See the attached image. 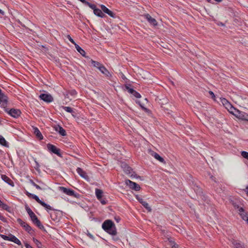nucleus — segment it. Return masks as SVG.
<instances>
[{
  "label": "nucleus",
  "mask_w": 248,
  "mask_h": 248,
  "mask_svg": "<svg viewBox=\"0 0 248 248\" xmlns=\"http://www.w3.org/2000/svg\"><path fill=\"white\" fill-rule=\"evenodd\" d=\"M63 95L65 98L69 99L70 100H72V99H70L69 97V94L68 93V91L63 93Z\"/></svg>",
  "instance_id": "nucleus-41"
},
{
  "label": "nucleus",
  "mask_w": 248,
  "mask_h": 248,
  "mask_svg": "<svg viewBox=\"0 0 248 248\" xmlns=\"http://www.w3.org/2000/svg\"><path fill=\"white\" fill-rule=\"evenodd\" d=\"M75 47L77 50L83 56H85L86 52L78 45L75 44Z\"/></svg>",
  "instance_id": "nucleus-27"
},
{
  "label": "nucleus",
  "mask_w": 248,
  "mask_h": 248,
  "mask_svg": "<svg viewBox=\"0 0 248 248\" xmlns=\"http://www.w3.org/2000/svg\"><path fill=\"white\" fill-rule=\"evenodd\" d=\"M35 165L34 166L35 169L36 170H39L40 165H39V163L37 161H36V160H35Z\"/></svg>",
  "instance_id": "nucleus-44"
},
{
  "label": "nucleus",
  "mask_w": 248,
  "mask_h": 248,
  "mask_svg": "<svg viewBox=\"0 0 248 248\" xmlns=\"http://www.w3.org/2000/svg\"><path fill=\"white\" fill-rule=\"evenodd\" d=\"M99 70L103 74L105 75L106 77L109 78L111 76V75L110 74L109 72L103 65H102L101 67H99Z\"/></svg>",
  "instance_id": "nucleus-16"
},
{
  "label": "nucleus",
  "mask_w": 248,
  "mask_h": 248,
  "mask_svg": "<svg viewBox=\"0 0 248 248\" xmlns=\"http://www.w3.org/2000/svg\"><path fill=\"white\" fill-rule=\"evenodd\" d=\"M209 94L212 96V97L213 98H214L215 97V94H214V93H213V92H212V91H209Z\"/></svg>",
  "instance_id": "nucleus-54"
},
{
  "label": "nucleus",
  "mask_w": 248,
  "mask_h": 248,
  "mask_svg": "<svg viewBox=\"0 0 248 248\" xmlns=\"http://www.w3.org/2000/svg\"><path fill=\"white\" fill-rule=\"evenodd\" d=\"M148 153L151 155L152 156L155 157V153L154 152V151H152L151 149L148 150Z\"/></svg>",
  "instance_id": "nucleus-47"
},
{
  "label": "nucleus",
  "mask_w": 248,
  "mask_h": 248,
  "mask_svg": "<svg viewBox=\"0 0 248 248\" xmlns=\"http://www.w3.org/2000/svg\"><path fill=\"white\" fill-rule=\"evenodd\" d=\"M14 242L19 246H21L22 245L21 242L17 238H16Z\"/></svg>",
  "instance_id": "nucleus-48"
},
{
  "label": "nucleus",
  "mask_w": 248,
  "mask_h": 248,
  "mask_svg": "<svg viewBox=\"0 0 248 248\" xmlns=\"http://www.w3.org/2000/svg\"><path fill=\"white\" fill-rule=\"evenodd\" d=\"M34 187H35V188L37 189H41V187L37 184L35 185Z\"/></svg>",
  "instance_id": "nucleus-57"
},
{
  "label": "nucleus",
  "mask_w": 248,
  "mask_h": 248,
  "mask_svg": "<svg viewBox=\"0 0 248 248\" xmlns=\"http://www.w3.org/2000/svg\"><path fill=\"white\" fill-rule=\"evenodd\" d=\"M101 9L105 13L107 14L111 17H115V15L104 5H101Z\"/></svg>",
  "instance_id": "nucleus-14"
},
{
  "label": "nucleus",
  "mask_w": 248,
  "mask_h": 248,
  "mask_svg": "<svg viewBox=\"0 0 248 248\" xmlns=\"http://www.w3.org/2000/svg\"><path fill=\"white\" fill-rule=\"evenodd\" d=\"M44 207L46 208V209L48 212L49 210H53L54 209L51 207L49 205L46 203L45 202H43L41 204Z\"/></svg>",
  "instance_id": "nucleus-34"
},
{
  "label": "nucleus",
  "mask_w": 248,
  "mask_h": 248,
  "mask_svg": "<svg viewBox=\"0 0 248 248\" xmlns=\"http://www.w3.org/2000/svg\"><path fill=\"white\" fill-rule=\"evenodd\" d=\"M233 206L235 208L238 209V212L239 211V209L241 208V207H240L236 203H233Z\"/></svg>",
  "instance_id": "nucleus-50"
},
{
  "label": "nucleus",
  "mask_w": 248,
  "mask_h": 248,
  "mask_svg": "<svg viewBox=\"0 0 248 248\" xmlns=\"http://www.w3.org/2000/svg\"><path fill=\"white\" fill-rule=\"evenodd\" d=\"M25 209L29 216H30L31 219L33 217H35V216H36L35 214L32 212V211L28 206H26Z\"/></svg>",
  "instance_id": "nucleus-25"
},
{
  "label": "nucleus",
  "mask_w": 248,
  "mask_h": 248,
  "mask_svg": "<svg viewBox=\"0 0 248 248\" xmlns=\"http://www.w3.org/2000/svg\"><path fill=\"white\" fill-rule=\"evenodd\" d=\"M61 190L65 194H66L67 195L73 196L74 197H77V195L75 193V192L74 190L67 188L66 187L61 186L60 187Z\"/></svg>",
  "instance_id": "nucleus-9"
},
{
  "label": "nucleus",
  "mask_w": 248,
  "mask_h": 248,
  "mask_svg": "<svg viewBox=\"0 0 248 248\" xmlns=\"http://www.w3.org/2000/svg\"><path fill=\"white\" fill-rule=\"evenodd\" d=\"M26 194L30 198H31L32 197V195H33V194H31V193H30V192H28V191H26Z\"/></svg>",
  "instance_id": "nucleus-52"
},
{
  "label": "nucleus",
  "mask_w": 248,
  "mask_h": 248,
  "mask_svg": "<svg viewBox=\"0 0 248 248\" xmlns=\"http://www.w3.org/2000/svg\"><path fill=\"white\" fill-rule=\"evenodd\" d=\"M34 133L36 135V137H37L38 138H39L40 139H43V137L38 128H36L34 129Z\"/></svg>",
  "instance_id": "nucleus-33"
},
{
  "label": "nucleus",
  "mask_w": 248,
  "mask_h": 248,
  "mask_svg": "<svg viewBox=\"0 0 248 248\" xmlns=\"http://www.w3.org/2000/svg\"><path fill=\"white\" fill-rule=\"evenodd\" d=\"M103 229L108 233L115 235L117 234L116 228L114 222L109 219L105 220L102 224Z\"/></svg>",
  "instance_id": "nucleus-1"
},
{
  "label": "nucleus",
  "mask_w": 248,
  "mask_h": 248,
  "mask_svg": "<svg viewBox=\"0 0 248 248\" xmlns=\"http://www.w3.org/2000/svg\"><path fill=\"white\" fill-rule=\"evenodd\" d=\"M156 160H157L161 163L164 165L166 164V162L163 157L160 156L158 154L156 153Z\"/></svg>",
  "instance_id": "nucleus-30"
},
{
  "label": "nucleus",
  "mask_w": 248,
  "mask_h": 248,
  "mask_svg": "<svg viewBox=\"0 0 248 248\" xmlns=\"http://www.w3.org/2000/svg\"><path fill=\"white\" fill-rule=\"evenodd\" d=\"M85 5L88 6L90 8H91L92 9H93L94 11V9H95L96 8V5L94 4H92L88 1H86V2L85 3Z\"/></svg>",
  "instance_id": "nucleus-36"
},
{
  "label": "nucleus",
  "mask_w": 248,
  "mask_h": 248,
  "mask_svg": "<svg viewBox=\"0 0 248 248\" xmlns=\"http://www.w3.org/2000/svg\"><path fill=\"white\" fill-rule=\"evenodd\" d=\"M25 246L26 248H33L31 245L27 243L25 244Z\"/></svg>",
  "instance_id": "nucleus-55"
},
{
  "label": "nucleus",
  "mask_w": 248,
  "mask_h": 248,
  "mask_svg": "<svg viewBox=\"0 0 248 248\" xmlns=\"http://www.w3.org/2000/svg\"><path fill=\"white\" fill-rule=\"evenodd\" d=\"M77 173L83 178H84L85 180H88L89 179V176L87 174L86 172L83 170L81 168H78L77 169Z\"/></svg>",
  "instance_id": "nucleus-13"
},
{
  "label": "nucleus",
  "mask_w": 248,
  "mask_h": 248,
  "mask_svg": "<svg viewBox=\"0 0 248 248\" xmlns=\"http://www.w3.org/2000/svg\"><path fill=\"white\" fill-rule=\"evenodd\" d=\"M33 242L35 243L38 248L41 247V243L37 239L33 238Z\"/></svg>",
  "instance_id": "nucleus-39"
},
{
  "label": "nucleus",
  "mask_w": 248,
  "mask_h": 248,
  "mask_svg": "<svg viewBox=\"0 0 248 248\" xmlns=\"http://www.w3.org/2000/svg\"><path fill=\"white\" fill-rule=\"evenodd\" d=\"M103 191L102 190L96 188L95 189V195L98 200L102 198Z\"/></svg>",
  "instance_id": "nucleus-28"
},
{
  "label": "nucleus",
  "mask_w": 248,
  "mask_h": 248,
  "mask_svg": "<svg viewBox=\"0 0 248 248\" xmlns=\"http://www.w3.org/2000/svg\"><path fill=\"white\" fill-rule=\"evenodd\" d=\"M225 107L232 114L233 113H235V110H237V109L235 108L229 102L228 103L225 105Z\"/></svg>",
  "instance_id": "nucleus-20"
},
{
  "label": "nucleus",
  "mask_w": 248,
  "mask_h": 248,
  "mask_svg": "<svg viewBox=\"0 0 248 248\" xmlns=\"http://www.w3.org/2000/svg\"><path fill=\"white\" fill-rule=\"evenodd\" d=\"M55 130L62 136H65L66 135V132L65 130L60 125H58L56 126L55 127Z\"/></svg>",
  "instance_id": "nucleus-19"
},
{
  "label": "nucleus",
  "mask_w": 248,
  "mask_h": 248,
  "mask_svg": "<svg viewBox=\"0 0 248 248\" xmlns=\"http://www.w3.org/2000/svg\"><path fill=\"white\" fill-rule=\"evenodd\" d=\"M247 194L248 195V188H247Z\"/></svg>",
  "instance_id": "nucleus-62"
},
{
  "label": "nucleus",
  "mask_w": 248,
  "mask_h": 248,
  "mask_svg": "<svg viewBox=\"0 0 248 248\" xmlns=\"http://www.w3.org/2000/svg\"><path fill=\"white\" fill-rule=\"evenodd\" d=\"M124 170L126 174L131 176H132V169L126 164L124 165Z\"/></svg>",
  "instance_id": "nucleus-22"
},
{
  "label": "nucleus",
  "mask_w": 248,
  "mask_h": 248,
  "mask_svg": "<svg viewBox=\"0 0 248 248\" xmlns=\"http://www.w3.org/2000/svg\"><path fill=\"white\" fill-rule=\"evenodd\" d=\"M91 63L93 65L94 67L98 68V69H99V67H101L103 65L101 63H100V62H96L93 60H91Z\"/></svg>",
  "instance_id": "nucleus-32"
},
{
  "label": "nucleus",
  "mask_w": 248,
  "mask_h": 248,
  "mask_svg": "<svg viewBox=\"0 0 248 248\" xmlns=\"http://www.w3.org/2000/svg\"><path fill=\"white\" fill-rule=\"evenodd\" d=\"M4 95L2 92L1 89H0V95Z\"/></svg>",
  "instance_id": "nucleus-61"
},
{
  "label": "nucleus",
  "mask_w": 248,
  "mask_h": 248,
  "mask_svg": "<svg viewBox=\"0 0 248 248\" xmlns=\"http://www.w3.org/2000/svg\"><path fill=\"white\" fill-rule=\"evenodd\" d=\"M116 221H117V222H118V221H119V219H116Z\"/></svg>",
  "instance_id": "nucleus-63"
},
{
  "label": "nucleus",
  "mask_w": 248,
  "mask_h": 248,
  "mask_svg": "<svg viewBox=\"0 0 248 248\" xmlns=\"http://www.w3.org/2000/svg\"><path fill=\"white\" fill-rule=\"evenodd\" d=\"M0 144L2 145V146H4L6 147H9V143L8 142L5 140L4 138L1 135H0Z\"/></svg>",
  "instance_id": "nucleus-24"
},
{
  "label": "nucleus",
  "mask_w": 248,
  "mask_h": 248,
  "mask_svg": "<svg viewBox=\"0 0 248 248\" xmlns=\"http://www.w3.org/2000/svg\"><path fill=\"white\" fill-rule=\"evenodd\" d=\"M67 38L69 40V41L72 43L73 44H74L75 45V44H77L74 41V40L71 38V37L69 35H68L67 36Z\"/></svg>",
  "instance_id": "nucleus-40"
},
{
  "label": "nucleus",
  "mask_w": 248,
  "mask_h": 248,
  "mask_svg": "<svg viewBox=\"0 0 248 248\" xmlns=\"http://www.w3.org/2000/svg\"><path fill=\"white\" fill-rule=\"evenodd\" d=\"M0 207L9 213L11 212V208L5 203L2 202Z\"/></svg>",
  "instance_id": "nucleus-31"
},
{
  "label": "nucleus",
  "mask_w": 248,
  "mask_h": 248,
  "mask_svg": "<svg viewBox=\"0 0 248 248\" xmlns=\"http://www.w3.org/2000/svg\"><path fill=\"white\" fill-rule=\"evenodd\" d=\"M39 98L46 103H51L53 101V98L52 95L49 93H41L39 95Z\"/></svg>",
  "instance_id": "nucleus-7"
},
{
  "label": "nucleus",
  "mask_w": 248,
  "mask_h": 248,
  "mask_svg": "<svg viewBox=\"0 0 248 248\" xmlns=\"http://www.w3.org/2000/svg\"><path fill=\"white\" fill-rule=\"evenodd\" d=\"M159 104L161 105V107L164 109V111H166L167 113L170 114L172 110L170 108H172V106L170 104L168 103V99L166 98H163L162 99H160Z\"/></svg>",
  "instance_id": "nucleus-2"
},
{
  "label": "nucleus",
  "mask_w": 248,
  "mask_h": 248,
  "mask_svg": "<svg viewBox=\"0 0 248 248\" xmlns=\"http://www.w3.org/2000/svg\"><path fill=\"white\" fill-rule=\"evenodd\" d=\"M136 199L148 212L151 211V208L149 204L142 198L140 197L139 196H137Z\"/></svg>",
  "instance_id": "nucleus-10"
},
{
  "label": "nucleus",
  "mask_w": 248,
  "mask_h": 248,
  "mask_svg": "<svg viewBox=\"0 0 248 248\" xmlns=\"http://www.w3.org/2000/svg\"><path fill=\"white\" fill-rule=\"evenodd\" d=\"M0 236L4 240L9 241L10 235L8 236L4 234H0Z\"/></svg>",
  "instance_id": "nucleus-42"
},
{
  "label": "nucleus",
  "mask_w": 248,
  "mask_h": 248,
  "mask_svg": "<svg viewBox=\"0 0 248 248\" xmlns=\"http://www.w3.org/2000/svg\"><path fill=\"white\" fill-rule=\"evenodd\" d=\"M5 111L7 112L10 116L14 118H18L21 113V111L18 109L16 108H5Z\"/></svg>",
  "instance_id": "nucleus-3"
},
{
  "label": "nucleus",
  "mask_w": 248,
  "mask_h": 248,
  "mask_svg": "<svg viewBox=\"0 0 248 248\" xmlns=\"http://www.w3.org/2000/svg\"><path fill=\"white\" fill-rule=\"evenodd\" d=\"M31 198L34 199L38 203H39L40 204H41L42 203V202H43V201H42L40 200V199L37 195H36L35 194H33V195H32Z\"/></svg>",
  "instance_id": "nucleus-37"
},
{
  "label": "nucleus",
  "mask_w": 248,
  "mask_h": 248,
  "mask_svg": "<svg viewBox=\"0 0 248 248\" xmlns=\"http://www.w3.org/2000/svg\"><path fill=\"white\" fill-rule=\"evenodd\" d=\"M239 214L241 217L248 224V212L246 211L243 207L239 209Z\"/></svg>",
  "instance_id": "nucleus-11"
},
{
  "label": "nucleus",
  "mask_w": 248,
  "mask_h": 248,
  "mask_svg": "<svg viewBox=\"0 0 248 248\" xmlns=\"http://www.w3.org/2000/svg\"><path fill=\"white\" fill-rule=\"evenodd\" d=\"M208 2H210L211 0H206ZM217 2H221L222 0H215Z\"/></svg>",
  "instance_id": "nucleus-59"
},
{
  "label": "nucleus",
  "mask_w": 248,
  "mask_h": 248,
  "mask_svg": "<svg viewBox=\"0 0 248 248\" xmlns=\"http://www.w3.org/2000/svg\"><path fill=\"white\" fill-rule=\"evenodd\" d=\"M93 13L96 16L100 17H104L105 16V14L102 12V10L97 8L95 9H94Z\"/></svg>",
  "instance_id": "nucleus-23"
},
{
  "label": "nucleus",
  "mask_w": 248,
  "mask_h": 248,
  "mask_svg": "<svg viewBox=\"0 0 248 248\" xmlns=\"http://www.w3.org/2000/svg\"><path fill=\"white\" fill-rule=\"evenodd\" d=\"M16 238L15 236L10 234L9 241L14 242Z\"/></svg>",
  "instance_id": "nucleus-43"
},
{
  "label": "nucleus",
  "mask_w": 248,
  "mask_h": 248,
  "mask_svg": "<svg viewBox=\"0 0 248 248\" xmlns=\"http://www.w3.org/2000/svg\"><path fill=\"white\" fill-rule=\"evenodd\" d=\"M133 95L136 97V98H140L141 97V95L140 94L138 93L137 92V91H135L134 93L133 94Z\"/></svg>",
  "instance_id": "nucleus-46"
},
{
  "label": "nucleus",
  "mask_w": 248,
  "mask_h": 248,
  "mask_svg": "<svg viewBox=\"0 0 248 248\" xmlns=\"http://www.w3.org/2000/svg\"><path fill=\"white\" fill-rule=\"evenodd\" d=\"M17 222L26 231L30 233H32V228L26 222L23 221L21 218H17Z\"/></svg>",
  "instance_id": "nucleus-5"
},
{
  "label": "nucleus",
  "mask_w": 248,
  "mask_h": 248,
  "mask_svg": "<svg viewBox=\"0 0 248 248\" xmlns=\"http://www.w3.org/2000/svg\"><path fill=\"white\" fill-rule=\"evenodd\" d=\"M125 184H126V185L128 186L131 188L135 191H139L140 189V187L138 184L134 182L131 181L130 180H126L125 181Z\"/></svg>",
  "instance_id": "nucleus-8"
},
{
  "label": "nucleus",
  "mask_w": 248,
  "mask_h": 248,
  "mask_svg": "<svg viewBox=\"0 0 248 248\" xmlns=\"http://www.w3.org/2000/svg\"><path fill=\"white\" fill-rule=\"evenodd\" d=\"M30 182L31 184L33 186H35V185L36 184H35V183L34 182V181H33V180H30Z\"/></svg>",
  "instance_id": "nucleus-56"
},
{
  "label": "nucleus",
  "mask_w": 248,
  "mask_h": 248,
  "mask_svg": "<svg viewBox=\"0 0 248 248\" xmlns=\"http://www.w3.org/2000/svg\"><path fill=\"white\" fill-rule=\"evenodd\" d=\"M47 148L49 151L59 156H61V154L60 153V149L57 148L55 145L50 143H48L47 144Z\"/></svg>",
  "instance_id": "nucleus-6"
},
{
  "label": "nucleus",
  "mask_w": 248,
  "mask_h": 248,
  "mask_svg": "<svg viewBox=\"0 0 248 248\" xmlns=\"http://www.w3.org/2000/svg\"><path fill=\"white\" fill-rule=\"evenodd\" d=\"M241 155L244 158L248 160V152L246 151H242L241 152Z\"/></svg>",
  "instance_id": "nucleus-38"
},
{
  "label": "nucleus",
  "mask_w": 248,
  "mask_h": 248,
  "mask_svg": "<svg viewBox=\"0 0 248 248\" xmlns=\"http://www.w3.org/2000/svg\"><path fill=\"white\" fill-rule=\"evenodd\" d=\"M62 108L64 110L67 111V112L71 113L73 116L75 117V116L74 114V112L72 108H71V107H65V106H62Z\"/></svg>",
  "instance_id": "nucleus-29"
},
{
  "label": "nucleus",
  "mask_w": 248,
  "mask_h": 248,
  "mask_svg": "<svg viewBox=\"0 0 248 248\" xmlns=\"http://www.w3.org/2000/svg\"><path fill=\"white\" fill-rule=\"evenodd\" d=\"M1 178L2 180H3L5 182L9 184V185L14 186V184L13 182L6 175L2 174L1 175Z\"/></svg>",
  "instance_id": "nucleus-18"
},
{
  "label": "nucleus",
  "mask_w": 248,
  "mask_h": 248,
  "mask_svg": "<svg viewBox=\"0 0 248 248\" xmlns=\"http://www.w3.org/2000/svg\"><path fill=\"white\" fill-rule=\"evenodd\" d=\"M225 107L232 114L233 113H235V110H237V109L235 108L229 102L228 103L225 105Z\"/></svg>",
  "instance_id": "nucleus-21"
},
{
  "label": "nucleus",
  "mask_w": 248,
  "mask_h": 248,
  "mask_svg": "<svg viewBox=\"0 0 248 248\" xmlns=\"http://www.w3.org/2000/svg\"><path fill=\"white\" fill-rule=\"evenodd\" d=\"M31 220L32 221V223L37 226L39 229H44V226L42 225L40 220L38 219V217L36 216H35L34 217L31 218Z\"/></svg>",
  "instance_id": "nucleus-15"
},
{
  "label": "nucleus",
  "mask_w": 248,
  "mask_h": 248,
  "mask_svg": "<svg viewBox=\"0 0 248 248\" xmlns=\"http://www.w3.org/2000/svg\"><path fill=\"white\" fill-rule=\"evenodd\" d=\"M210 178L212 180L214 181L215 182H217L216 178L214 176L211 175Z\"/></svg>",
  "instance_id": "nucleus-53"
},
{
  "label": "nucleus",
  "mask_w": 248,
  "mask_h": 248,
  "mask_svg": "<svg viewBox=\"0 0 248 248\" xmlns=\"http://www.w3.org/2000/svg\"><path fill=\"white\" fill-rule=\"evenodd\" d=\"M4 13V12L2 10H1V9H0V14H1L2 15H3Z\"/></svg>",
  "instance_id": "nucleus-60"
},
{
  "label": "nucleus",
  "mask_w": 248,
  "mask_h": 248,
  "mask_svg": "<svg viewBox=\"0 0 248 248\" xmlns=\"http://www.w3.org/2000/svg\"><path fill=\"white\" fill-rule=\"evenodd\" d=\"M126 88L127 89L128 92L132 94L134 93V92L135 91V90H134V89H133L132 88L128 87V86H126Z\"/></svg>",
  "instance_id": "nucleus-45"
},
{
  "label": "nucleus",
  "mask_w": 248,
  "mask_h": 248,
  "mask_svg": "<svg viewBox=\"0 0 248 248\" xmlns=\"http://www.w3.org/2000/svg\"><path fill=\"white\" fill-rule=\"evenodd\" d=\"M144 16L149 23L155 25V19L154 18H152L149 14L145 15Z\"/></svg>",
  "instance_id": "nucleus-26"
},
{
  "label": "nucleus",
  "mask_w": 248,
  "mask_h": 248,
  "mask_svg": "<svg viewBox=\"0 0 248 248\" xmlns=\"http://www.w3.org/2000/svg\"><path fill=\"white\" fill-rule=\"evenodd\" d=\"M98 200H99V201L103 205H105L106 204V201L104 199H103L102 198L100 199H99Z\"/></svg>",
  "instance_id": "nucleus-51"
},
{
  "label": "nucleus",
  "mask_w": 248,
  "mask_h": 248,
  "mask_svg": "<svg viewBox=\"0 0 248 248\" xmlns=\"http://www.w3.org/2000/svg\"><path fill=\"white\" fill-rule=\"evenodd\" d=\"M221 101L224 106L226 105V104L228 103V102H229V101L226 99H225L224 98L221 99Z\"/></svg>",
  "instance_id": "nucleus-49"
},
{
  "label": "nucleus",
  "mask_w": 248,
  "mask_h": 248,
  "mask_svg": "<svg viewBox=\"0 0 248 248\" xmlns=\"http://www.w3.org/2000/svg\"><path fill=\"white\" fill-rule=\"evenodd\" d=\"M231 242L234 248H246L244 243L239 240L232 239Z\"/></svg>",
  "instance_id": "nucleus-12"
},
{
  "label": "nucleus",
  "mask_w": 248,
  "mask_h": 248,
  "mask_svg": "<svg viewBox=\"0 0 248 248\" xmlns=\"http://www.w3.org/2000/svg\"><path fill=\"white\" fill-rule=\"evenodd\" d=\"M158 230H159V231H161V232H162V233H165V230H162V229H161L159 228Z\"/></svg>",
  "instance_id": "nucleus-58"
},
{
  "label": "nucleus",
  "mask_w": 248,
  "mask_h": 248,
  "mask_svg": "<svg viewBox=\"0 0 248 248\" xmlns=\"http://www.w3.org/2000/svg\"><path fill=\"white\" fill-rule=\"evenodd\" d=\"M233 115L239 119L248 121V114L239 110H235V113Z\"/></svg>",
  "instance_id": "nucleus-4"
},
{
  "label": "nucleus",
  "mask_w": 248,
  "mask_h": 248,
  "mask_svg": "<svg viewBox=\"0 0 248 248\" xmlns=\"http://www.w3.org/2000/svg\"><path fill=\"white\" fill-rule=\"evenodd\" d=\"M8 102V97L5 95H0V105L4 108L6 107Z\"/></svg>",
  "instance_id": "nucleus-17"
},
{
  "label": "nucleus",
  "mask_w": 248,
  "mask_h": 248,
  "mask_svg": "<svg viewBox=\"0 0 248 248\" xmlns=\"http://www.w3.org/2000/svg\"><path fill=\"white\" fill-rule=\"evenodd\" d=\"M68 93L69 95L73 96V97H75L77 94V92L75 90H68Z\"/></svg>",
  "instance_id": "nucleus-35"
}]
</instances>
